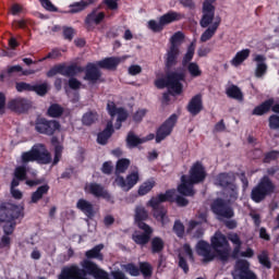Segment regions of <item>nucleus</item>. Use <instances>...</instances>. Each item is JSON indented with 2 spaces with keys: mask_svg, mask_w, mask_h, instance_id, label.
Instances as JSON below:
<instances>
[{
  "mask_svg": "<svg viewBox=\"0 0 279 279\" xmlns=\"http://www.w3.org/2000/svg\"><path fill=\"white\" fill-rule=\"evenodd\" d=\"M278 158H279V151L270 150L264 155L263 162L265 165H269V162H272V160H278Z\"/></svg>",
  "mask_w": 279,
  "mask_h": 279,
  "instance_id": "nucleus-55",
  "label": "nucleus"
},
{
  "mask_svg": "<svg viewBox=\"0 0 279 279\" xmlns=\"http://www.w3.org/2000/svg\"><path fill=\"white\" fill-rule=\"evenodd\" d=\"M13 177L17 178V180H22V181L27 180V166H25L23 163H22V166H17L14 170Z\"/></svg>",
  "mask_w": 279,
  "mask_h": 279,
  "instance_id": "nucleus-50",
  "label": "nucleus"
},
{
  "mask_svg": "<svg viewBox=\"0 0 279 279\" xmlns=\"http://www.w3.org/2000/svg\"><path fill=\"white\" fill-rule=\"evenodd\" d=\"M182 82H186V73L184 71L170 72L165 78H158L155 81L156 88H169L174 95H182L184 85Z\"/></svg>",
  "mask_w": 279,
  "mask_h": 279,
  "instance_id": "nucleus-2",
  "label": "nucleus"
},
{
  "mask_svg": "<svg viewBox=\"0 0 279 279\" xmlns=\"http://www.w3.org/2000/svg\"><path fill=\"white\" fill-rule=\"evenodd\" d=\"M114 134V126L112 122H108L105 130L97 135V143L99 145H108L109 138Z\"/></svg>",
  "mask_w": 279,
  "mask_h": 279,
  "instance_id": "nucleus-28",
  "label": "nucleus"
},
{
  "mask_svg": "<svg viewBox=\"0 0 279 279\" xmlns=\"http://www.w3.org/2000/svg\"><path fill=\"white\" fill-rule=\"evenodd\" d=\"M76 208L81 210V213H84L85 217L88 219H93L96 215L95 205L84 198L77 201Z\"/></svg>",
  "mask_w": 279,
  "mask_h": 279,
  "instance_id": "nucleus-22",
  "label": "nucleus"
},
{
  "mask_svg": "<svg viewBox=\"0 0 279 279\" xmlns=\"http://www.w3.org/2000/svg\"><path fill=\"white\" fill-rule=\"evenodd\" d=\"M60 57H62V52H60V49L54 48L46 57L40 59L39 62H45V60H57V58Z\"/></svg>",
  "mask_w": 279,
  "mask_h": 279,
  "instance_id": "nucleus-58",
  "label": "nucleus"
},
{
  "mask_svg": "<svg viewBox=\"0 0 279 279\" xmlns=\"http://www.w3.org/2000/svg\"><path fill=\"white\" fill-rule=\"evenodd\" d=\"M147 219H149V213L147 211V209L142 205L136 206L134 221L137 228H141V225L147 226V223L145 222L147 221Z\"/></svg>",
  "mask_w": 279,
  "mask_h": 279,
  "instance_id": "nucleus-25",
  "label": "nucleus"
},
{
  "mask_svg": "<svg viewBox=\"0 0 279 279\" xmlns=\"http://www.w3.org/2000/svg\"><path fill=\"white\" fill-rule=\"evenodd\" d=\"M2 230L7 236L14 234V230H16V220L4 222Z\"/></svg>",
  "mask_w": 279,
  "mask_h": 279,
  "instance_id": "nucleus-53",
  "label": "nucleus"
},
{
  "mask_svg": "<svg viewBox=\"0 0 279 279\" xmlns=\"http://www.w3.org/2000/svg\"><path fill=\"white\" fill-rule=\"evenodd\" d=\"M274 191H276V185L268 175H264L257 185L253 187L251 199L255 202V204H260V202H264V199L268 197V195H271Z\"/></svg>",
  "mask_w": 279,
  "mask_h": 279,
  "instance_id": "nucleus-5",
  "label": "nucleus"
},
{
  "mask_svg": "<svg viewBox=\"0 0 279 279\" xmlns=\"http://www.w3.org/2000/svg\"><path fill=\"white\" fill-rule=\"evenodd\" d=\"M50 189L51 186L47 183L38 186L36 191L32 193L29 204H38L40 199H44L45 195L49 194Z\"/></svg>",
  "mask_w": 279,
  "mask_h": 279,
  "instance_id": "nucleus-26",
  "label": "nucleus"
},
{
  "mask_svg": "<svg viewBox=\"0 0 279 279\" xmlns=\"http://www.w3.org/2000/svg\"><path fill=\"white\" fill-rule=\"evenodd\" d=\"M47 117L50 119H60L64 114V107L59 104H51L46 112Z\"/></svg>",
  "mask_w": 279,
  "mask_h": 279,
  "instance_id": "nucleus-38",
  "label": "nucleus"
},
{
  "mask_svg": "<svg viewBox=\"0 0 279 279\" xmlns=\"http://www.w3.org/2000/svg\"><path fill=\"white\" fill-rule=\"evenodd\" d=\"M166 69H173L178 65V58H180V47L170 46L165 54Z\"/></svg>",
  "mask_w": 279,
  "mask_h": 279,
  "instance_id": "nucleus-20",
  "label": "nucleus"
},
{
  "mask_svg": "<svg viewBox=\"0 0 279 279\" xmlns=\"http://www.w3.org/2000/svg\"><path fill=\"white\" fill-rule=\"evenodd\" d=\"M220 25L221 19H218L210 26H208L207 29L201 35V43H208V40H210L217 34V29H219Z\"/></svg>",
  "mask_w": 279,
  "mask_h": 279,
  "instance_id": "nucleus-29",
  "label": "nucleus"
},
{
  "mask_svg": "<svg viewBox=\"0 0 279 279\" xmlns=\"http://www.w3.org/2000/svg\"><path fill=\"white\" fill-rule=\"evenodd\" d=\"M154 186H156V181H145L144 183H142L138 187V195L143 196V195H147V193H150L151 189H154Z\"/></svg>",
  "mask_w": 279,
  "mask_h": 279,
  "instance_id": "nucleus-48",
  "label": "nucleus"
},
{
  "mask_svg": "<svg viewBox=\"0 0 279 279\" xmlns=\"http://www.w3.org/2000/svg\"><path fill=\"white\" fill-rule=\"evenodd\" d=\"M217 0H205L203 2V15L199 25L203 28L210 27L215 21V2Z\"/></svg>",
  "mask_w": 279,
  "mask_h": 279,
  "instance_id": "nucleus-14",
  "label": "nucleus"
},
{
  "mask_svg": "<svg viewBox=\"0 0 279 279\" xmlns=\"http://www.w3.org/2000/svg\"><path fill=\"white\" fill-rule=\"evenodd\" d=\"M235 180L236 177H234V173L232 172H222L217 177V182L219 186H222V189H229L230 186L234 185Z\"/></svg>",
  "mask_w": 279,
  "mask_h": 279,
  "instance_id": "nucleus-27",
  "label": "nucleus"
},
{
  "mask_svg": "<svg viewBox=\"0 0 279 279\" xmlns=\"http://www.w3.org/2000/svg\"><path fill=\"white\" fill-rule=\"evenodd\" d=\"M184 15L175 11H169L159 17V22L156 20L148 21V29H151L155 34H158L165 29V25H170V23H175V21H182Z\"/></svg>",
  "mask_w": 279,
  "mask_h": 279,
  "instance_id": "nucleus-6",
  "label": "nucleus"
},
{
  "mask_svg": "<svg viewBox=\"0 0 279 279\" xmlns=\"http://www.w3.org/2000/svg\"><path fill=\"white\" fill-rule=\"evenodd\" d=\"M194 56H195V45L191 44L187 47L186 53L183 56L182 65L186 66L191 64V61L193 60Z\"/></svg>",
  "mask_w": 279,
  "mask_h": 279,
  "instance_id": "nucleus-47",
  "label": "nucleus"
},
{
  "mask_svg": "<svg viewBox=\"0 0 279 279\" xmlns=\"http://www.w3.org/2000/svg\"><path fill=\"white\" fill-rule=\"evenodd\" d=\"M204 180H206V168L202 162L196 161L190 169L187 182L189 184H201Z\"/></svg>",
  "mask_w": 279,
  "mask_h": 279,
  "instance_id": "nucleus-15",
  "label": "nucleus"
},
{
  "mask_svg": "<svg viewBox=\"0 0 279 279\" xmlns=\"http://www.w3.org/2000/svg\"><path fill=\"white\" fill-rule=\"evenodd\" d=\"M112 171H114V166H112V161H105L101 167V172L105 175H112Z\"/></svg>",
  "mask_w": 279,
  "mask_h": 279,
  "instance_id": "nucleus-61",
  "label": "nucleus"
},
{
  "mask_svg": "<svg viewBox=\"0 0 279 279\" xmlns=\"http://www.w3.org/2000/svg\"><path fill=\"white\" fill-rule=\"evenodd\" d=\"M120 64L121 57H107L96 62V66L98 69H105L106 71H117Z\"/></svg>",
  "mask_w": 279,
  "mask_h": 279,
  "instance_id": "nucleus-21",
  "label": "nucleus"
},
{
  "mask_svg": "<svg viewBox=\"0 0 279 279\" xmlns=\"http://www.w3.org/2000/svg\"><path fill=\"white\" fill-rule=\"evenodd\" d=\"M23 216V209L19 208V206L10 203L0 204V223L16 221V219H21Z\"/></svg>",
  "mask_w": 279,
  "mask_h": 279,
  "instance_id": "nucleus-8",
  "label": "nucleus"
},
{
  "mask_svg": "<svg viewBox=\"0 0 279 279\" xmlns=\"http://www.w3.org/2000/svg\"><path fill=\"white\" fill-rule=\"evenodd\" d=\"M165 250V240L160 236L150 239V252L151 254H161Z\"/></svg>",
  "mask_w": 279,
  "mask_h": 279,
  "instance_id": "nucleus-40",
  "label": "nucleus"
},
{
  "mask_svg": "<svg viewBox=\"0 0 279 279\" xmlns=\"http://www.w3.org/2000/svg\"><path fill=\"white\" fill-rule=\"evenodd\" d=\"M182 184L178 186V192L180 195H184L185 197H193L195 195V190H193V184L189 183V179L184 180V177H182Z\"/></svg>",
  "mask_w": 279,
  "mask_h": 279,
  "instance_id": "nucleus-36",
  "label": "nucleus"
},
{
  "mask_svg": "<svg viewBox=\"0 0 279 279\" xmlns=\"http://www.w3.org/2000/svg\"><path fill=\"white\" fill-rule=\"evenodd\" d=\"M64 63L53 65L47 73V77H56V75H63Z\"/></svg>",
  "mask_w": 279,
  "mask_h": 279,
  "instance_id": "nucleus-51",
  "label": "nucleus"
},
{
  "mask_svg": "<svg viewBox=\"0 0 279 279\" xmlns=\"http://www.w3.org/2000/svg\"><path fill=\"white\" fill-rule=\"evenodd\" d=\"M141 231H135L132 234V241H134V243L136 245H141V247H145V245H147V243H149L151 241V234H154V229L149 226V225H140V227H137Z\"/></svg>",
  "mask_w": 279,
  "mask_h": 279,
  "instance_id": "nucleus-13",
  "label": "nucleus"
},
{
  "mask_svg": "<svg viewBox=\"0 0 279 279\" xmlns=\"http://www.w3.org/2000/svg\"><path fill=\"white\" fill-rule=\"evenodd\" d=\"M196 254L203 256L207 262L215 260V255L210 253V244L204 240L197 242Z\"/></svg>",
  "mask_w": 279,
  "mask_h": 279,
  "instance_id": "nucleus-23",
  "label": "nucleus"
},
{
  "mask_svg": "<svg viewBox=\"0 0 279 279\" xmlns=\"http://www.w3.org/2000/svg\"><path fill=\"white\" fill-rule=\"evenodd\" d=\"M140 274L144 276V278H151L154 274V267L148 262H140Z\"/></svg>",
  "mask_w": 279,
  "mask_h": 279,
  "instance_id": "nucleus-44",
  "label": "nucleus"
},
{
  "mask_svg": "<svg viewBox=\"0 0 279 279\" xmlns=\"http://www.w3.org/2000/svg\"><path fill=\"white\" fill-rule=\"evenodd\" d=\"M258 263L266 267V269H271V260H269V255L266 252H263L257 256Z\"/></svg>",
  "mask_w": 279,
  "mask_h": 279,
  "instance_id": "nucleus-56",
  "label": "nucleus"
},
{
  "mask_svg": "<svg viewBox=\"0 0 279 279\" xmlns=\"http://www.w3.org/2000/svg\"><path fill=\"white\" fill-rule=\"evenodd\" d=\"M211 248L214 250L216 254V258L220 260V263H228L230 260V242H228V238L226 234L221 233V231H218L211 236L210 239Z\"/></svg>",
  "mask_w": 279,
  "mask_h": 279,
  "instance_id": "nucleus-4",
  "label": "nucleus"
},
{
  "mask_svg": "<svg viewBox=\"0 0 279 279\" xmlns=\"http://www.w3.org/2000/svg\"><path fill=\"white\" fill-rule=\"evenodd\" d=\"M250 53H252V50L248 48L238 51L233 60L230 61L232 66H241V64H243V62L250 58Z\"/></svg>",
  "mask_w": 279,
  "mask_h": 279,
  "instance_id": "nucleus-34",
  "label": "nucleus"
},
{
  "mask_svg": "<svg viewBox=\"0 0 279 279\" xmlns=\"http://www.w3.org/2000/svg\"><path fill=\"white\" fill-rule=\"evenodd\" d=\"M227 192L231 201L239 199V186L236 184L233 183V185L227 187Z\"/></svg>",
  "mask_w": 279,
  "mask_h": 279,
  "instance_id": "nucleus-59",
  "label": "nucleus"
},
{
  "mask_svg": "<svg viewBox=\"0 0 279 279\" xmlns=\"http://www.w3.org/2000/svg\"><path fill=\"white\" fill-rule=\"evenodd\" d=\"M99 119V114L96 111H87L82 117L83 125H93Z\"/></svg>",
  "mask_w": 279,
  "mask_h": 279,
  "instance_id": "nucleus-42",
  "label": "nucleus"
},
{
  "mask_svg": "<svg viewBox=\"0 0 279 279\" xmlns=\"http://www.w3.org/2000/svg\"><path fill=\"white\" fill-rule=\"evenodd\" d=\"M197 218L199 219V221L191 220L189 222L186 229L187 234H191L193 232V229L196 228L197 226H202V223H208V214L206 211L199 213Z\"/></svg>",
  "mask_w": 279,
  "mask_h": 279,
  "instance_id": "nucleus-39",
  "label": "nucleus"
},
{
  "mask_svg": "<svg viewBox=\"0 0 279 279\" xmlns=\"http://www.w3.org/2000/svg\"><path fill=\"white\" fill-rule=\"evenodd\" d=\"M226 95L230 99H236V101H243V92H241V88H239V86L234 84L227 87Z\"/></svg>",
  "mask_w": 279,
  "mask_h": 279,
  "instance_id": "nucleus-41",
  "label": "nucleus"
},
{
  "mask_svg": "<svg viewBox=\"0 0 279 279\" xmlns=\"http://www.w3.org/2000/svg\"><path fill=\"white\" fill-rule=\"evenodd\" d=\"M85 191H88L94 197H102L104 199H110V193L106 191L99 183H89Z\"/></svg>",
  "mask_w": 279,
  "mask_h": 279,
  "instance_id": "nucleus-24",
  "label": "nucleus"
},
{
  "mask_svg": "<svg viewBox=\"0 0 279 279\" xmlns=\"http://www.w3.org/2000/svg\"><path fill=\"white\" fill-rule=\"evenodd\" d=\"M182 40H184V34L182 32L174 33L170 38V47H179L178 45H180Z\"/></svg>",
  "mask_w": 279,
  "mask_h": 279,
  "instance_id": "nucleus-57",
  "label": "nucleus"
},
{
  "mask_svg": "<svg viewBox=\"0 0 279 279\" xmlns=\"http://www.w3.org/2000/svg\"><path fill=\"white\" fill-rule=\"evenodd\" d=\"M33 106L34 102L32 100L22 96L11 98L7 104L8 110L15 112V114H27Z\"/></svg>",
  "mask_w": 279,
  "mask_h": 279,
  "instance_id": "nucleus-9",
  "label": "nucleus"
},
{
  "mask_svg": "<svg viewBox=\"0 0 279 279\" xmlns=\"http://www.w3.org/2000/svg\"><path fill=\"white\" fill-rule=\"evenodd\" d=\"M227 239H228V241L233 243V245H235L233 247L231 258H239V255L241 254V247L243 245V242L241 241V238L239 236L238 233H229Z\"/></svg>",
  "mask_w": 279,
  "mask_h": 279,
  "instance_id": "nucleus-30",
  "label": "nucleus"
},
{
  "mask_svg": "<svg viewBox=\"0 0 279 279\" xmlns=\"http://www.w3.org/2000/svg\"><path fill=\"white\" fill-rule=\"evenodd\" d=\"M22 165L26 166L29 162H38L39 165H50L51 153L47 149L45 144L34 145L31 150L22 153Z\"/></svg>",
  "mask_w": 279,
  "mask_h": 279,
  "instance_id": "nucleus-3",
  "label": "nucleus"
},
{
  "mask_svg": "<svg viewBox=\"0 0 279 279\" xmlns=\"http://www.w3.org/2000/svg\"><path fill=\"white\" fill-rule=\"evenodd\" d=\"M271 106H274V98H269L265 100L259 106H256L253 109L252 111L253 117H263V114H267V112L271 110Z\"/></svg>",
  "mask_w": 279,
  "mask_h": 279,
  "instance_id": "nucleus-31",
  "label": "nucleus"
},
{
  "mask_svg": "<svg viewBox=\"0 0 279 279\" xmlns=\"http://www.w3.org/2000/svg\"><path fill=\"white\" fill-rule=\"evenodd\" d=\"M138 172H132L131 174L126 175V179L121 175H117L114 182L117 186L122 189V191H131V189H134V186L138 184Z\"/></svg>",
  "mask_w": 279,
  "mask_h": 279,
  "instance_id": "nucleus-16",
  "label": "nucleus"
},
{
  "mask_svg": "<svg viewBox=\"0 0 279 279\" xmlns=\"http://www.w3.org/2000/svg\"><path fill=\"white\" fill-rule=\"evenodd\" d=\"M100 8H94L84 20L85 29L87 32H93L95 29V25H101L106 20V13L104 11H99Z\"/></svg>",
  "mask_w": 279,
  "mask_h": 279,
  "instance_id": "nucleus-12",
  "label": "nucleus"
},
{
  "mask_svg": "<svg viewBox=\"0 0 279 279\" xmlns=\"http://www.w3.org/2000/svg\"><path fill=\"white\" fill-rule=\"evenodd\" d=\"M125 143L129 149H134L138 147V145H143L145 140L138 137V135H135L134 131H130L126 135Z\"/></svg>",
  "mask_w": 279,
  "mask_h": 279,
  "instance_id": "nucleus-33",
  "label": "nucleus"
},
{
  "mask_svg": "<svg viewBox=\"0 0 279 279\" xmlns=\"http://www.w3.org/2000/svg\"><path fill=\"white\" fill-rule=\"evenodd\" d=\"M211 211L223 219H232L234 217V209L223 198H216L211 203Z\"/></svg>",
  "mask_w": 279,
  "mask_h": 279,
  "instance_id": "nucleus-11",
  "label": "nucleus"
},
{
  "mask_svg": "<svg viewBox=\"0 0 279 279\" xmlns=\"http://www.w3.org/2000/svg\"><path fill=\"white\" fill-rule=\"evenodd\" d=\"M64 149V147H62V145H56L54 147V158L52 161V165H58V162H60V158H62V150Z\"/></svg>",
  "mask_w": 279,
  "mask_h": 279,
  "instance_id": "nucleus-63",
  "label": "nucleus"
},
{
  "mask_svg": "<svg viewBox=\"0 0 279 279\" xmlns=\"http://www.w3.org/2000/svg\"><path fill=\"white\" fill-rule=\"evenodd\" d=\"M235 267L239 271L240 279H258L256 274L250 269V262L246 259H239Z\"/></svg>",
  "mask_w": 279,
  "mask_h": 279,
  "instance_id": "nucleus-18",
  "label": "nucleus"
},
{
  "mask_svg": "<svg viewBox=\"0 0 279 279\" xmlns=\"http://www.w3.org/2000/svg\"><path fill=\"white\" fill-rule=\"evenodd\" d=\"M78 73H84V68L72 63L70 65L64 64L63 76L64 77H75Z\"/></svg>",
  "mask_w": 279,
  "mask_h": 279,
  "instance_id": "nucleus-37",
  "label": "nucleus"
},
{
  "mask_svg": "<svg viewBox=\"0 0 279 279\" xmlns=\"http://www.w3.org/2000/svg\"><path fill=\"white\" fill-rule=\"evenodd\" d=\"M265 60H267V58H265L263 54H257L255 57V62H257L255 77H263V75L267 73V64L265 63Z\"/></svg>",
  "mask_w": 279,
  "mask_h": 279,
  "instance_id": "nucleus-35",
  "label": "nucleus"
},
{
  "mask_svg": "<svg viewBox=\"0 0 279 279\" xmlns=\"http://www.w3.org/2000/svg\"><path fill=\"white\" fill-rule=\"evenodd\" d=\"M178 123V114L172 113L158 129L156 132V143H162L167 136H170Z\"/></svg>",
  "mask_w": 279,
  "mask_h": 279,
  "instance_id": "nucleus-10",
  "label": "nucleus"
},
{
  "mask_svg": "<svg viewBox=\"0 0 279 279\" xmlns=\"http://www.w3.org/2000/svg\"><path fill=\"white\" fill-rule=\"evenodd\" d=\"M174 234H177V236L179 239H184V223H182L181 220H175L174 221V225H173V228H172Z\"/></svg>",
  "mask_w": 279,
  "mask_h": 279,
  "instance_id": "nucleus-54",
  "label": "nucleus"
},
{
  "mask_svg": "<svg viewBox=\"0 0 279 279\" xmlns=\"http://www.w3.org/2000/svg\"><path fill=\"white\" fill-rule=\"evenodd\" d=\"M101 250H104V244H98L93 248L86 251L85 260H93V258H96V260H104V254L101 253Z\"/></svg>",
  "mask_w": 279,
  "mask_h": 279,
  "instance_id": "nucleus-32",
  "label": "nucleus"
},
{
  "mask_svg": "<svg viewBox=\"0 0 279 279\" xmlns=\"http://www.w3.org/2000/svg\"><path fill=\"white\" fill-rule=\"evenodd\" d=\"M124 271L134 278L141 276L140 267L136 266L134 263H129L124 265Z\"/></svg>",
  "mask_w": 279,
  "mask_h": 279,
  "instance_id": "nucleus-52",
  "label": "nucleus"
},
{
  "mask_svg": "<svg viewBox=\"0 0 279 279\" xmlns=\"http://www.w3.org/2000/svg\"><path fill=\"white\" fill-rule=\"evenodd\" d=\"M32 93H36L39 97H45L47 93H49V84L47 82L41 84H35L33 85Z\"/></svg>",
  "mask_w": 279,
  "mask_h": 279,
  "instance_id": "nucleus-46",
  "label": "nucleus"
},
{
  "mask_svg": "<svg viewBox=\"0 0 279 279\" xmlns=\"http://www.w3.org/2000/svg\"><path fill=\"white\" fill-rule=\"evenodd\" d=\"M186 110L192 117H197V114L204 110V100L202 99V94H196L191 98L186 106Z\"/></svg>",
  "mask_w": 279,
  "mask_h": 279,
  "instance_id": "nucleus-19",
  "label": "nucleus"
},
{
  "mask_svg": "<svg viewBox=\"0 0 279 279\" xmlns=\"http://www.w3.org/2000/svg\"><path fill=\"white\" fill-rule=\"evenodd\" d=\"M116 114H118V118H117L118 123H123L124 121H128L129 114H128V111L123 109V107H120Z\"/></svg>",
  "mask_w": 279,
  "mask_h": 279,
  "instance_id": "nucleus-64",
  "label": "nucleus"
},
{
  "mask_svg": "<svg viewBox=\"0 0 279 279\" xmlns=\"http://www.w3.org/2000/svg\"><path fill=\"white\" fill-rule=\"evenodd\" d=\"M270 130H279V116L272 114L268 119Z\"/></svg>",
  "mask_w": 279,
  "mask_h": 279,
  "instance_id": "nucleus-62",
  "label": "nucleus"
},
{
  "mask_svg": "<svg viewBox=\"0 0 279 279\" xmlns=\"http://www.w3.org/2000/svg\"><path fill=\"white\" fill-rule=\"evenodd\" d=\"M186 66L187 73H190L191 77H202V69H199V64H197V62H191Z\"/></svg>",
  "mask_w": 279,
  "mask_h": 279,
  "instance_id": "nucleus-49",
  "label": "nucleus"
},
{
  "mask_svg": "<svg viewBox=\"0 0 279 279\" xmlns=\"http://www.w3.org/2000/svg\"><path fill=\"white\" fill-rule=\"evenodd\" d=\"M60 122L57 120H47L38 116L35 120V131L44 136H53L58 130H60Z\"/></svg>",
  "mask_w": 279,
  "mask_h": 279,
  "instance_id": "nucleus-7",
  "label": "nucleus"
},
{
  "mask_svg": "<svg viewBox=\"0 0 279 279\" xmlns=\"http://www.w3.org/2000/svg\"><path fill=\"white\" fill-rule=\"evenodd\" d=\"M169 202V204H175L181 208L189 206V199L184 196L175 195V189L167 190L165 193H159L156 196H151L146 203L147 208H151L153 217L161 223V226H167L169 223L168 210L162 204Z\"/></svg>",
  "mask_w": 279,
  "mask_h": 279,
  "instance_id": "nucleus-1",
  "label": "nucleus"
},
{
  "mask_svg": "<svg viewBox=\"0 0 279 279\" xmlns=\"http://www.w3.org/2000/svg\"><path fill=\"white\" fill-rule=\"evenodd\" d=\"M128 169H130V159H119L116 165V175H119L120 173H125Z\"/></svg>",
  "mask_w": 279,
  "mask_h": 279,
  "instance_id": "nucleus-45",
  "label": "nucleus"
},
{
  "mask_svg": "<svg viewBox=\"0 0 279 279\" xmlns=\"http://www.w3.org/2000/svg\"><path fill=\"white\" fill-rule=\"evenodd\" d=\"M70 8V14H77L80 12H84L86 8H88V3L86 0H82L80 2H73L72 4L69 5Z\"/></svg>",
  "mask_w": 279,
  "mask_h": 279,
  "instance_id": "nucleus-43",
  "label": "nucleus"
},
{
  "mask_svg": "<svg viewBox=\"0 0 279 279\" xmlns=\"http://www.w3.org/2000/svg\"><path fill=\"white\" fill-rule=\"evenodd\" d=\"M84 71L85 75L83 80H85V82L97 84L101 80V70H99L97 63H87Z\"/></svg>",
  "mask_w": 279,
  "mask_h": 279,
  "instance_id": "nucleus-17",
  "label": "nucleus"
},
{
  "mask_svg": "<svg viewBox=\"0 0 279 279\" xmlns=\"http://www.w3.org/2000/svg\"><path fill=\"white\" fill-rule=\"evenodd\" d=\"M33 86L32 84L29 83H25V82H20V83H16L15 85V88L17 90V93H23V92H27V93H32L33 90Z\"/></svg>",
  "mask_w": 279,
  "mask_h": 279,
  "instance_id": "nucleus-60",
  "label": "nucleus"
}]
</instances>
